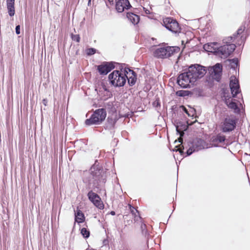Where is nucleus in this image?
Wrapping results in <instances>:
<instances>
[{
	"label": "nucleus",
	"instance_id": "1",
	"mask_svg": "<svg viewBox=\"0 0 250 250\" xmlns=\"http://www.w3.org/2000/svg\"><path fill=\"white\" fill-rule=\"evenodd\" d=\"M97 163L96 161L90 168L84 171L82 174V180L86 189L95 191L101 190L106 182V176L102 167Z\"/></svg>",
	"mask_w": 250,
	"mask_h": 250
},
{
	"label": "nucleus",
	"instance_id": "2",
	"mask_svg": "<svg viewBox=\"0 0 250 250\" xmlns=\"http://www.w3.org/2000/svg\"><path fill=\"white\" fill-rule=\"evenodd\" d=\"M206 67L199 64L190 65L187 72H184L178 76L177 83L183 88L189 87V83L193 84L198 79L203 78L207 73Z\"/></svg>",
	"mask_w": 250,
	"mask_h": 250
},
{
	"label": "nucleus",
	"instance_id": "3",
	"mask_svg": "<svg viewBox=\"0 0 250 250\" xmlns=\"http://www.w3.org/2000/svg\"><path fill=\"white\" fill-rule=\"evenodd\" d=\"M128 72L127 69L125 68L124 72L122 70H114L108 75V79L110 83L115 87H122L125 85L127 78V75Z\"/></svg>",
	"mask_w": 250,
	"mask_h": 250
},
{
	"label": "nucleus",
	"instance_id": "4",
	"mask_svg": "<svg viewBox=\"0 0 250 250\" xmlns=\"http://www.w3.org/2000/svg\"><path fill=\"white\" fill-rule=\"evenodd\" d=\"M180 50V48L178 46H161L154 50L153 56L158 59H167L174 53L179 52Z\"/></svg>",
	"mask_w": 250,
	"mask_h": 250
},
{
	"label": "nucleus",
	"instance_id": "5",
	"mask_svg": "<svg viewBox=\"0 0 250 250\" xmlns=\"http://www.w3.org/2000/svg\"><path fill=\"white\" fill-rule=\"evenodd\" d=\"M106 111L104 108H99L96 109L91 115L89 119L85 121V125L86 126L92 125H99L105 119Z\"/></svg>",
	"mask_w": 250,
	"mask_h": 250
},
{
	"label": "nucleus",
	"instance_id": "6",
	"mask_svg": "<svg viewBox=\"0 0 250 250\" xmlns=\"http://www.w3.org/2000/svg\"><path fill=\"white\" fill-rule=\"evenodd\" d=\"M237 120L234 116H228L222 123L221 130L223 132H229L236 128Z\"/></svg>",
	"mask_w": 250,
	"mask_h": 250
},
{
	"label": "nucleus",
	"instance_id": "7",
	"mask_svg": "<svg viewBox=\"0 0 250 250\" xmlns=\"http://www.w3.org/2000/svg\"><path fill=\"white\" fill-rule=\"evenodd\" d=\"M223 66L220 63H217L213 66L208 67V71L210 76L212 79L219 82L222 75Z\"/></svg>",
	"mask_w": 250,
	"mask_h": 250
},
{
	"label": "nucleus",
	"instance_id": "8",
	"mask_svg": "<svg viewBox=\"0 0 250 250\" xmlns=\"http://www.w3.org/2000/svg\"><path fill=\"white\" fill-rule=\"evenodd\" d=\"M164 26L170 31L176 33L180 31L179 23L176 20L172 18L167 17L164 19Z\"/></svg>",
	"mask_w": 250,
	"mask_h": 250
},
{
	"label": "nucleus",
	"instance_id": "9",
	"mask_svg": "<svg viewBox=\"0 0 250 250\" xmlns=\"http://www.w3.org/2000/svg\"><path fill=\"white\" fill-rule=\"evenodd\" d=\"M115 68L113 62H104L98 65L97 70L100 75H105Z\"/></svg>",
	"mask_w": 250,
	"mask_h": 250
},
{
	"label": "nucleus",
	"instance_id": "10",
	"mask_svg": "<svg viewBox=\"0 0 250 250\" xmlns=\"http://www.w3.org/2000/svg\"><path fill=\"white\" fill-rule=\"evenodd\" d=\"M219 56L227 58L231 54L236 48L235 44H225L220 46Z\"/></svg>",
	"mask_w": 250,
	"mask_h": 250
},
{
	"label": "nucleus",
	"instance_id": "11",
	"mask_svg": "<svg viewBox=\"0 0 250 250\" xmlns=\"http://www.w3.org/2000/svg\"><path fill=\"white\" fill-rule=\"evenodd\" d=\"M219 44L217 42H212L204 45V49L207 52L212 53L213 54L219 56Z\"/></svg>",
	"mask_w": 250,
	"mask_h": 250
},
{
	"label": "nucleus",
	"instance_id": "12",
	"mask_svg": "<svg viewBox=\"0 0 250 250\" xmlns=\"http://www.w3.org/2000/svg\"><path fill=\"white\" fill-rule=\"evenodd\" d=\"M131 7L128 0H118L116 1V9L119 13L123 12L125 9L128 10Z\"/></svg>",
	"mask_w": 250,
	"mask_h": 250
},
{
	"label": "nucleus",
	"instance_id": "13",
	"mask_svg": "<svg viewBox=\"0 0 250 250\" xmlns=\"http://www.w3.org/2000/svg\"><path fill=\"white\" fill-rule=\"evenodd\" d=\"M246 23L244 25L241 26L237 31L236 34H234L233 36H229L224 38L223 40V42L225 44H232L231 42H233V39L237 37L238 35H241L245 30L246 28Z\"/></svg>",
	"mask_w": 250,
	"mask_h": 250
},
{
	"label": "nucleus",
	"instance_id": "14",
	"mask_svg": "<svg viewBox=\"0 0 250 250\" xmlns=\"http://www.w3.org/2000/svg\"><path fill=\"white\" fill-rule=\"evenodd\" d=\"M188 143L197 151L204 148L205 142L200 138H195L190 140Z\"/></svg>",
	"mask_w": 250,
	"mask_h": 250
},
{
	"label": "nucleus",
	"instance_id": "15",
	"mask_svg": "<svg viewBox=\"0 0 250 250\" xmlns=\"http://www.w3.org/2000/svg\"><path fill=\"white\" fill-rule=\"evenodd\" d=\"M117 120L118 118L116 115L108 116L104 125V128L108 130L113 129L115 127Z\"/></svg>",
	"mask_w": 250,
	"mask_h": 250
},
{
	"label": "nucleus",
	"instance_id": "16",
	"mask_svg": "<svg viewBox=\"0 0 250 250\" xmlns=\"http://www.w3.org/2000/svg\"><path fill=\"white\" fill-rule=\"evenodd\" d=\"M225 103L229 108L234 110L235 113L239 114L240 113V109L237 104L232 99H230V98H225Z\"/></svg>",
	"mask_w": 250,
	"mask_h": 250
},
{
	"label": "nucleus",
	"instance_id": "17",
	"mask_svg": "<svg viewBox=\"0 0 250 250\" xmlns=\"http://www.w3.org/2000/svg\"><path fill=\"white\" fill-rule=\"evenodd\" d=\"M126 69H127L128 74H129V76H127V78H126V80H127L128 83L130 86H133L136 83L137 80V75L133 70L129 68Z\"/></svg>",
	"mask_w": 250,
	"mask_h": 250
},
{
	"label": "nucleus",
	"instance_id": "18",
	"mask_svg": "<svg viewBox=\"0 0 250 250\" xmlns=\"http://www.w3.org/2000/svg\"><path fill=\"white\" fill-rule=\"evenodd\" d=\"M187 128L188 126L181 122L177 123V125H176L177 133L180 136V137H182L184 135V131L187 129Z\"/></svg>",
	"mask_w": 250,
	"mask_h": 250
},
{
	"label": "nucleus",
	"instance_id": "19",
	"mask_svg": "<svg viewBox=\"0 0 250 250\" xmlns=\"http://www.w3.org/2000/svg\"><path fill=\"white\" fill-rule=\"evenodd\" d=\"M85 220V217L84 214L80 210L77 208L76 212L75 213V221L78 224L83 223Z\"/></svg>",
	"mask_w": 250,
	"mask_h": 250
},
{
	"label": "nucleus",
	"instance_id": "20",
	"mask_svg": "<svg viewBox=\"0 0 250 250\" xmlns=\"http://www.w3.org/2000/svg\"><path fill=\"white\" fill-rule=\"evenodd\" d=\"M87 145V141L85 139L77 140L74 142V147L78 150L83 149Z\"/></svg>",
	"mask_w": 250,
	"mask_h": 250
},
{
	"label": "nucleus",
	"instance_id": "21",
	"mask_svg": "<svg viewBox=\"0 0 250 250\" xmlns=\"http://www.w3.org/2000/svg\"><path fill=\"white\" fill-rule=\"evenodd\" d=\"M126 17L130 22H131V23L134 25L137 24L139 22V16L133 13H127Z\"/></svg>",
	"mask_w": 250,
	"mask_h": 250
},
{
	"label": "nucleus",
	"instance_id": "22",
	"mask_svg": "<svg viewBox=\"0 0 250 250\" xmlns=\"http://www.w3.org/2000/svg\"><path fill=\"white\" fill-rule=\"evenodd\" d=\"M88 199L90 201L92 202L96 199L100 197V196L95 192L93 191L92 189H90L89 192H88L87 194Z\"/></svg>",
	"mask_w": 250,
	"mask_h": 250
},
{
	"label": "nucleus",
	"instance_id": "23",
	"mask_svg": "<svg viewBox=\"0 0 250 250\" xmlns=\"http://www.w3.org/2000/svg\"><path fill=\"white\" fill-rule=\"evenodd\" d=\"M6 4L9 15L10 17L13 16L15 13L14 6L15 3H6Z\"/></svg>",
	"mask_w": 250,
	"mask_h": 250
},
{
	"label": "nucleus",
	"instance_id": "24",
	"mask_svg": "<svg viewBox=\"0 0 250 250\" xmlns=\"http://www.w3.org/2000/svg\"><path fill=\"white\" fill-rule=\"evenodd\" d=\"M97 208L99 209H103L104 208V205L100 197L95 200L92 202Z\"/></svg>",
	"mask_w": 250,
	"mask_h": 250
},
{
	"label": "nucleus",
	"instance_id": "25",
	"mask_svg": "<svg viewBox=\"0 0 250 250\" xmlns=\"http://www.w3.org/2000/svg\"><path fill=\"white\" fill-rule=\"evenodd\" d=\"M229 61L230 62V68L233 69L235 70L239 65V61L237 58L229 60Z\"/></svg>",
	"mask_w": 250,
	"mask_h": 250
},
{
	"label": "nucleus",
	"instance_id": "26",
	"mask_svg": "<svg viewBox=\"0 0 250 250\" xmlns=\"http://www.w3.org/2000/svg\"><path fill=\"white\" fill-rule=\"evenodd\" d=\"M191 94V92L188 90H180L176 92V95L179 97H186Z\"/></svg>",
	"mask_w": 250,
	"mask_h": 250
},
{
	"label": "nucleus",
	"instance_id": "27",
	"mask_svg": "<svg viewBox=\"0 0 250 250\" xmlns=\"http://www.w3.org/2000/svg\"><path fill=\"white\" fill-rule=\"evenodd\" d=\"M226 140V137L224 135H221L220 134H217L216 137L213 138L212 142L213 143L218 142L219 143H222L224 142Z\"/></svg>",
	"mask_w": 250,
	"mask_h": 250
},
{
	"label": "nucleus",
	"instance_id": "28",
	"mask_svg": "<svg viewBox=\"0 0 250 250\" xmlns=\"http://www.w3.org/2000/svg\"><path fill=\"white\" fill-rule=\"evenodd\" d=\"M230 89L233 97H235L241 91L240 86L237 87V86H231Z\"/></svg>",
	"mask_w": 250,
	"mask_h": 250
},
{
	"label": "nucleus",
	"instance_id": "29",
	"mask_svg": "<svg viewBox=\"0 0 250 250\" xmlns=\"http://www.w3.org/2000/svg\"><path fill=\"white\" fill-rule=\"evenodd\" d=\"M231 86L239 87L238 80L235 77H231L229 82V87Z\"/></svg>",
	"mask_w": 250,
	"mask_h": 250
},
{
	"label": "nucleus",
	"instance_id": "30",
	"mask_svg": "<svg viewBox=\"0 0 250 250\" xmlns=\"http://www.w3.org/2000/svg\"><path fill=\"white\" fill-rule=\"evenodd\" d=\"M81 233L84 238H88L90 236V231L85 228L81 229Z\"/></svg>",
	"mask_w": 250,
	"mask_h": 250
},
{
	"label": "nucleus",
	"instance_id": "31",
	"mask_svg": "<svg viewBox=\"0 0 250 250\" xmlns=\"http://www.w3.org/2000/svg\"><path fill=\"white\" fill-rule=\"evenodd\" d=\"M189 148L186 151V156H188L191 155L194 152L197 151L188 142Z\"/></svg>",
	"mask_w": 250,
	"mask_h": 250
},
{
	"label": "nucleus",
	"instance_id": "32",
	"mask_svg": "<svg viewBox=\"0 0 250 250\" xmlns=\"http://www.w3.org/2000/svg\"><path fill=\"white\" fill-rule=\"evenodd\" d=\"M96 49L94 48H89L86 49V53L88 56H91L96 52Z\"/></svg>",
	"mask_w": 250,
	"mask_h": 250
},
{
	"label": "nucleus",
	"instance_id": "33",
	"mask_svg": "<svg viewBox=\"0 0 250 250\" xmlns=\"http://www.w3.org/2000/svg\"><path fill=\"white\" fill-rule=\"evenodd\" d=\"M146 226L145 224H142L141 226L142 232L143 235H144L146 237H148L149 235V233L148 232L147 230L146 229Z\"/></svg>",
	"mask_w": 250,
	"mask_h": 250
},
{
	"label": "nucleus",
	"instance_id": "34",
	"mask_svg": "<svg viewBox=\"0 0 250 250\" xmlns=\"http://www.w3.org/2000/svg\"><path fill=\"white\" fill-rule=\"evenodd\" d=\"M71 38L73 41H75L77 42H79L80 41V37L78 34L74 35L73 34H71Z\"/></svg>",
	"mask_w": 250,
	"mask_h": 250
},
{
	"label": "nucleus",
	"instance_id": "35",
	"mask_svg": "<svg viewBox=\"0 0 250 250\" xmlns=\"http://www.w3.org/2000/svg\"><path fill=\"white\" fill-rule=\"evenodd\" d=\"M108 2H106V5L108 7L110 6L113 5L116 0H107Z\"/></svg>",
	"mask_w": 250,
	"mask_h": 250
},
{
	"label": "nucleus",
	"instance_id": "36",
	"mask_svg": "<svg viewBox=\"0 0 250 250\" xmlns=\"http://www.w3.org/2000/svg\"><path fill=\"white\" fill-rule=\"evenodd\" d=\"M184 147L182 146V148L180 147L179 148L175 149L173 151H179L181 155H183L184 154Z\"/></svg>",
	"mask_w": 250,
	"mask_h": 250
},
{
	"label": "nucleus",
	"instance_id": "37",
	"mask_svg": "<svg viewBox=\"0 0 250 250\" xmlns=\"http://www.w3.org/2000/svg\"><path fill=\"white\" fill-rule=\"evenodd\" d=\"M15 31H16V33L17 35H19L20 34L21 32H20V25H18L16 26Z\"/></svg>",
	"mask_w": 250,
	"mask_h": 250
},
{
	"label": "nucleus",
	"instance_id": "38",
	"mask_svg": "<svg viewBox=\"0 0 250 250\" xmlns=\"http://www.w3.org/2000/svg\"><path fill=\"white\" fill-rule=\"evenodd\" d=\"M130 208L131 212L132 214H135V212H138V211L136 208H135L134 207H133L132 206H130Z\"/></svg>",
	"mask_w": 250,
	"mask_h": 250
},
{
	"label": "nucleus",
	"instance_id": "39",
	"mask_svg": "<svg viewBox=\"0 0 250 250\" xmlns=\"http://www.w3.org/2000/svg\"><path fill=\"white\" fill-rule=\"evenodd\" d=\"M246 37L244 38L243 36H241V43L236 42V44H237L238 45H241V44L242 43H244V42L246 41Z\"/></svg>",
	"mask_w": 250,
	"mask_h": 250
},
{
	"label": "nucleus",
	"instance_id": "40",
	"mask_svg": "<svg viewBox=\"0 0 250 250\" xmlns=\"http://www.w3.org/2000/svg\"><path fill=\"white\" fill-rule=\"evenodd\" d=\"M153 105L155 107H158V106H160V103L159 102V100H156L154 103H153Z\"/></svg>",
	"mask_w": 250,
	"mask_h": 250
},
{
	"label": "nucleus",
	"instance_id": "41",
	"mask_svg": "<svg viewBox=\"0 0 250 250\" xmlns=\"http://www.w3.org/2000/svg\"><path fill=\"white\" fill-rule=\"evenodd\" d=\"M182 107H183V111H184L186 114H187L188 116H190L189 114L188 113V109H187L185 107H184V106H182Z\"/></svg>",
	"mask_w": 250,
	"mask_h": 250
},
{
	"label": "nucleus",
	"instance_id": "42",
	"mask_svg": "<svg viewBox=\"0 0 250 250\" xmlns=\"http://www.w3.org/2000/svg\"><path fill=\"white\" fill-rule=\"evenodd\" d=\"M15 0H7L6 3H15Z\"/></svg>",
	"mask_w": 250,
	"mask_h": 250
},
{
	"label": "nucleus",
	"instance_id": "43",
	"mask_svg": "<svg viewBox=\"0 0 250 250\" xmlns=\"http://www.w3.org/2000/svg\"><path fill=\"white\" fill-rule=\"evenodd\" d=\"M108 243V241L106 239H104V241H103V244L104 245H106V244H107Z\"/></svg>",
	"mask_w": 250,
	"mask_h": 250
},
{
	"label": "nucleus",
	"instance_id": "44",
	"mask_svg": "<svg viewBox=\"0 0 250 250\" xmlns=\"http://www.w3.org/2000/svg\"><path fill=\"white\" fill-rule=\"evenodd\" d=\"M144 9L145 10L146 14H149L150 13V11L146 9L145 8H144Z\"/></svg>",
	"mask_w": 250,
	"mask_h": 250
},
{
	"label": "nucleus",
	"instance_id": "45",
	"mask_svg": "<svg viewBox=\"0 0 250 250\" xmlns=\"http://www.w3.org/2000/svg\"><path fill=\"white\" fill-rule=\"evenodd\" d=\"M110 214L112 215H115V212L114 211H110Z\"/></svg>",
	"mask_w": 250,
	"mask_h": 250
},
{
	"label": "nucleus",
	"instance_id": "46",
	"mask_svg": "<svg viewBox=\"0 0 250 250\" xmlns=\"http://www.w3.org/2000/svg\"><path fill=\"white\" fill-rule=\"evenodd\" d=\"M43 104L46 105V103H47V101L45 99H43Z\"/></svg>",
	"mask_w": 250,
	"mask_h": 250
},
{
	"label": "nucleus",
	"instance_id": "47",
	"mask_svg": "<svg viewBox=\"0 0 250 250\" xmlns=\"http://www.w3.org/2000/svg\"><path fill=\"white\" fill-rule=\"evenodd\" d=\"M91 0H88V5H89L91 3Z\"/></svg>",
	"mask_w": 250,
	"mask_h": 250
},
{
	"label": "nucleus",
	"instance_id": "48",
	"mask_svg": "<svg viewBox=\"0 0 250 250\" xmlns=\"http://www.w3.org/2000/svg\"><path fill=\"white\" fill-rule=\"evenodd\" d=\"M182 141H183V139H182L179 140V142H180V143H182Z\"/></svg>",
	"mask_w": 250,
	"mask_h": 250
},
{
	"label": "nucleus",
	"instance_id": "49",
	"mask_svg": "<svg viewBox=\"0 0 250 250\" xmlns=\"http://www.w3.org/2000/svg\"><path fill=\"white\" fill-rule=\"evenodd\" d=\"M103 88H104V90H105V91H106V90H107L106 88V87H105V86H104V87Z\"/></svg>",
	"mask_w": 250,
	"mask_h": 250
},
{
	"label": "nucleus",
	"instance_id": "50",
	"mask_svg": "<svg viewBox=\"0 0 250 250\" xmlns=\"http://www.w3.org/2000/svg\"><path fill=\"white\" fill-rule=\"evenodd\" d=\"M214 146H215V147H218V145H214Z\"/></svg>",
	"mask_w": 250,
	"mask_h": 250
}]
</instances>
